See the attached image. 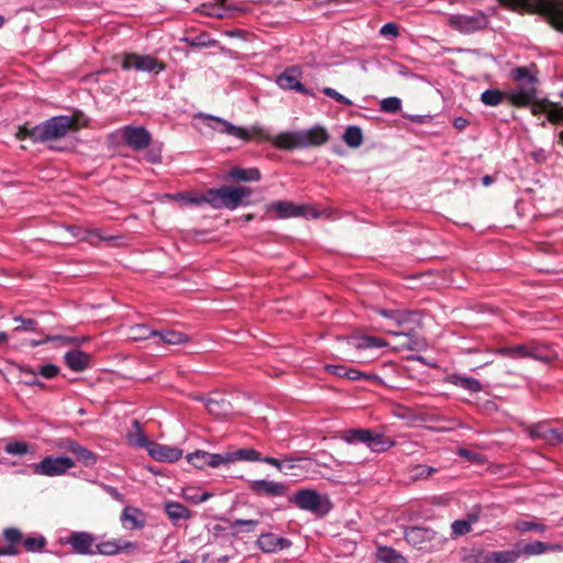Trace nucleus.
<instances>
[{"instance_id":"nucleus-1","label":"nucleus","mask_w":563,"mask_h":563,"mask_svg":"<svg viewBox=\"0 0 563 563\" xmlns=\"http://www.w3.org/2000/svg\"><path fill=\"white\" fill-rule=\"evenodd\" d=\"M244 131L247 133V137L243 139L244 141H250L252 137H255L258 141L271 142L275 147L284 151L320 146L329 140L327 130L320 125L308 130L282 132L276 136H272V134L261 125H252L250 129H244Z\"/></svg>"},{"instance_id":"nucleus-2","label":"nucleus","mask_w":563,"mask_h":563,"mask_svg":"<svg viewBox=\"0 0 563 563\" xmlns=\"http://www.w3.org/2000/svg\"><path fill=\"white\" fill-rule=\"evenodd\" d=\"M251 194L252 190L247 187L223 186L218 189H209L199 199L192 201L197 203H208L214 209L227 208L234 210L242 205L243 200L249 198Z\"/></svg>"},{"instance_id":"nucleus-3","label":"nucleus","mask_w":563,"mask_h":563,"mask_svg":"<svg viewBox=\"0 0 563 563\" xmlns=\"http://www.w3.org/2000/svg\"><path fill=\"white\" fill-rule=\"evenodd\" d=\"M340 438L350 444L364 443L376 453L385 452L395 445L394 440L371 429L344 430Z\"/></svg>"},{"instance_id":"nucleus-4","label":"nucleus","mask_w":563,"mask_h":563,"mask_svg":"<svg viewBox=\"0 0 563 563\" xmlns=\"http://www.w3.org/2000/svg\"><path fill=\"white\" fill-rule=\"evenodd\" d=\"M405 540L411 547L423 552H437L441 550L446 538L429 528L410 527L405 530Z\"/></svg>"},{"instance_id":"nucleus-5","label":"nucleus","mask_w":563,"mask_h":563,"mask_svg":"<svg viewBox=\"0 0 563 563\" xmlns=\"http://www.w3.org/2000/svg\"><path fill=\"white\" fill-rule=\"evenodd\" d=\"M75 125V120L68 115L53 117L35 125L32 132L33 142H46L64 137Z\"/></svg>"},{"instance_id":"nucleus-6","label":"nucleus","mask_w":563,"mask_h":563,"mask_svg":"<svg viewBox=\"0 0 563 563\" xmlns=\"http://www.w3.org/2000/svg\"><path fill=\"white\" fill-rule=\"evenodd\" d=\"M292 503L300 509L310 511L318 516H324L331 510V501L327 496L320 495L314 489H300L294 497Z\"/></svg>"},{"instance_id":"nucleus-7","label":"nucleus","mask_w":563,"mask_h":563,"mask_svg":"<svg viewBox=\"0 0 563 563\" xmlns=\"http://www.w3.org/2000/svg\"><path fill=\"white\" fill-rule=\"evenodd\" d=\"M520 550L486 551L472 550L462 558L463 563H517Z\"/></svg>"},{"instance_id":"nucleus-8","label":"nucleus","mask_w":563,"mask_h":563,"mask_svg":"<svg viewBox=\"0 0 563 563\" xmlns=\"http://www.w3.org/2000/svg\"><path fill=\"white\" fill-rule=\"evenodd\" d=\"M75 466V462L68 456H46L40 463L33 465V472L42 476H60Z\"/></svg>"},{"instance_id":"nucleus-9","label":"nucleus","mask_w":563,"mask_h":563,"mask_svg":"<svg viewBox=\"0 0 563 563\" xmlns=\"http://www.w3.org/2000/svg\"><path fill=\"white\" fill-rule=\"evenodd\" d=\"M529 4L540 14L544 15L549 23L563 33V1L562 0H528Z\"/></svg>"},{"instance_id":"nucleus-10","label":"nucleus","mask_w":563,"mask_h":563,"mask_svg":"<svg viewBox=\"0 0 563 563\" xmlns=\"http://www.w3.org/2000/svg\"><path fill=\"white\" fill-rule=\"evenodd\" d=\"M488 24L487 16L482 13L467 14H453L449 18V25L464 34L474 33L485 29Z\"/></svg>"},{"instance_id":"nucleus-11","label":"nucleus","mask_w":563,"mask_h":563,"mask_svg":"<svg viewBox=\"0 0 563 563\" xmlns=\"http://www.w3.org/2000/svg\"><path fill=\"white\" fill-rule=\"evenodd\" d=\"M118 134L134 151L146 148L152 141L151 133L143 126L125 125L118 130Z\"/></svg>"},{"instance_id":"nucleus-12","label":"nucleus","mask_w":563,"mask_h":563,"mask_svg":"<svg viewBox=\"0 0 563 563\" xmlns=\"http://www.w3.org/2000/svg\"><path fill=\"white\" fill-rule=\"evenodd\" d=\"M122 68L158 74L164 69V65L151 55L126 54L122 62Z\"/></svg>"},{"instance_id":"nucleus-13","label":"nucleus","mask_w":563,"mask_h":563,"mask_svg":"<svg viewBox=\"0 0 563 563\" xmlns=\"http://www.w3.org/2000/svg\"><path fill=\"white\" fill-rule=\"evenodd\" d=\"M198 119H201L206 125L219 133L232 135L238 139H245L247 137V133L244 131L243 128L236 126L233 123L211 114L206 113H199L197 115Z\"/></svg>"},{"instance_id":"nucleus-14","label":"nucleus","mask_w":563,"mask_h":563,"mask_svg":"<svg viewBox=\"0 0 563 563\" xmlns=\"http://www.w3.org/2000/svg\"><path fill=\"white\" fill-rule=\"evenodd\" d=\"M311 208L305 205H295L286 200L274 201L266 206L268 213H274L276 218L286 219L299 216H307Z\"/></svg>"},{"instance_id":"nucleus-15","label":"nucleus","mask_w":563,"mask_h":563,"mask_svg":"<svg viewBox=\"0 0 563 563\" xmlns=\"http://www.w3.org/2000/svg\"><path fill=\"white\" fill-rule=\"evenodd\" d=\"M533 115L544 114L551 123H563V107L548 100L539 101L536 98L529 103Z\"/></svg>"},{"instance_id":"nucleus-16","label":"nucleus","mask_w":563,"mask_h":563,"mask_svg":"<svg viewBox=\"0 0 563 563\" xmlns=\"http://www.w3.org/2000/svg\"><path fill=\"white\" fill-rule=\"evenodd\" d=\"M300 76L301 71L298 67H289L277 77L276 82L279 88L284 90H295L303 95H312L311 91L300 82Z\"/></svg>"},{"instance_id":"nucleus-17","label":"nucleus","mask_w":563,"mask_h":563,"mask_svg":"<svg viewBox=\"0 0 563 563\" xmlns=\"http://www.w3.org/2000/svg\"><path fill=\"white\" fill-rule=\"evenodd\" d=\"M187 461L197 468L206 466L219 467L227 464V453H209L206 451H196L187 455Z\"/></svg>"},{"instance_id":"nucleus-18","label":"nucleus","mask_w":563,"mask_h":563,"mask_svg":"<svg viewBox=\"0 0 563 563\" xmlns=\"http://www.w3.org/2000/svg\"><path fill=\"white\" fill-rule=\"evenodd\" d=\"M249 487L254 494L267 497L284 496L288 490L285 484L267 479L252 481Z\"/></svg>"},{"instance_id":"nucleus-19","label":"nucleus","mask_w":563,"mask_h":563,"mask_svg":"<svg viewBox=\"0 0 563 563\" xmlns=\"http://www.w3.org/2000/svg\"><path fill=\"white\" fill-rule=\"evenodd\" d=\"M147 453L155 461L173 463L181 457L183 450L176 446H169L153 442L152 444H150Z\"/></svg>"},{"instance_id":"nucleus-20","label":"nucleus","mask_w":563,"mask_h":563,"mask_svg":"<svg viewBox=\"0 0 563 563\" xmlns=\"http://www.w3.org/2000/svg\"><path fill=\"white\" fill-rule=\"evenodd\" d=\"M257 548L264 553H275L279 550L287 549L291 545L290 540L278 537L274 533H262L257 541Z\"/></svg>"},{"instance_id":"nucleus-21","label":"nucleus","mask_w":563,"mask_h":563,"mask_svg":"<svg viewBox=\"0 0 563 563\" xmlns=\"http://www.w3.org/2000/svg\"><path fill=\"white\" fill-rule=\"evenodd\" d=\"M529 435L532 439L543 440L545 443L556 445L563 443V431L549 428L545 423H538L529 428Z\"/></svg>"},{"instance_id":"nucleus-22","label":"nucleus","mask_w":563,"mask_h":563,"mask_svg":"<svg viewBox=\"0 0 563 563\" xmlns=\"http://www.w3.org/2000/svg\"><path fill=\"white\" fill-rule=\"evenodd\" d=\"M95 537L88 532H73L66 543H68L74 552L78 554H95L92 545L95 543Z\"/></svg>"},{"instance_id":"nucleus-23","label":"nucleus","mask_w":563,"mask_h":563,"mask_svg":"<svg viewBox=\"0 0 563 563\" xmlns=\"http://www.w3.org/2000/svg\"><path fill=\"white\" fill-rule=\"evenodd\" d=\"M412 312L396 310L394 313H390L389 320H387V323L383 325V328L389 334L396 336H407L404 331L398 329L409 323L412 319Z\"/></svg>"},{"instance_id":"nucleus-24","label":"nucleus","mask_w":563,"mask_h":563,"mask_svg":"<svg viewBox=\"0 0 563 563\" xmlns=\"http://www.w3.org/2000/svg\"><path fill=\"white\" fill-rule=\"evenodd\" d=\"M536 91L532 85H519L508 93V99L514 106L527 107L532 103Z\"/></svg>"},{"instance_id":"nucleus-25","label":"nucleus","mask_w":563,"mask_h":563,"mask_svg":"<svg viewBox=\"0 0 563 563\" xmlns=\"http://www.w3.org/2000/svg\"><path fill=\"white\" fill-rule=\"evenodd\" d=\"M59 448L73 453L86 466L93 465L97 461L95 453L73 440L64 441Z\"/></svg>"},{"instance_id":"nucleus-26","label":"nucleus","mask_w":563,"mask_h":563,"mask_svg":"<svg viewBox=\"0 0 563 563\" xmlns=\"http://www.w3.org/2000/svg\"><path fill=\"white\" fill-rule=\"evenodd\" d=\"M120 519L122 526L128 530L142 529L145 526L144 514L135 507H125Z\"/></svg>"},{"instance_id":"nucleus-27","label":"nucleus","mask_w":563,"mask_h":563,"mask_svg":"<svg viewBox=\"0 0 563 563\" xmlns=\"http://www.w3.org/2000/svg\"><path fill=\"white\" fill-rule=\"evenodd\" d=\"M134 549H136V543L134 542L124 540H109L98 543L96 545L95 553L102 555H114L121 551Z\"/></svg>"},{"instance_id":"nucleus-28","label":"nucleus","mask_w":563,"mask_h":563,"mask_svg":"<svg viewBox=\"0 0 563 563\" xmlns=\"http://www.w3.org/2000/svg\"><path fill=\"white\" fill-rule=\"evenodd\" d=\"M528 349V358L543 363H550L556 357L555 352L552 351L549 345L539 343L537 341H529Z\"/></svg>"},{"instance_id":"nucleus-29","label":"nucleus","mask_w":563,"mask_h":563,"mask_svg":"<svg viewBox=\"0 0 563 563\" xmlns=\"http://www.w3.org/2000/svg\"><path fill=\"white\" fill-rule=\"evenodd\" d=\"M67 366L75 372H82L90 364V355L81 350H71L64 356Z\"/></svg>"},{"instance_id":"nucleus-30","label":"nucleus","mask_w":563,"mask_h":563,"mask_svg":"<svg viewBox=\"0 0 563 563\" xmlns=\"http://www.w3.org/2000/svg\"><path fill=\"white\" fill-rule=\"evenodd\" d=\"M445 380L446 383L463 388L470 393H478L483 388L478 379L460 374H450L446 376Z\"/></svg>"},{"instance_id":"nucleus-31","label":"nucleus","mask_w":563,"mask_h":563,"mask_svg":"<svg viewBox=\"0 0 563 563\" xmlns=\"http://www.w3.org/2000/svg\"><path fill=\"white\" fill-rule=\"evenodd\" d=\"M260 460H262V456L254 449H240L233 452H227V464L235 461L258 462Z\"/></svg>"},{"instance_id":"nucleus-32","label":"nucleus","mask_w":563,"mask_h":563,"mask_svg":"<svg viewBox=\"0 0 563 563\" xmlns=\"http://www.w3.org/2000/svg\"><path fill=\"white\" fill-rule=\"evenodd\" d=\"M347 343L356 349L383 347L386 345L384 340L372 335L349 338Z\"/></svg>"},{"instance_id":"nucleus-33","label":"nucleus","mask_w":563,"mask_h":563,"mask_svg":"<svg viewBox=\"0 0 563 563\" xmlns=\"http://www.w3.org/2000/svg\"><path fill=\"white\" fill-rule=\"evenodd\" d=\"M209 413L216 417H225L231 412V405L224 398H209L206 402Z\"/></svg>"},{"instance_id":"nucleus-34","label":"nucleus","mask_w":563,"mask_h":563,"mask_svg":"<svg viewBox=\"0 0 563 563\" xmlns=\"http://www.w3.org/2000/svg\"><path fill=\"white\" fill-rule=\"evenodd\" d=\"M229 176L232 179L241 181H258L261 179V173L257 168H240L233 167L229 172Z\"/></svg>"},{"instance_id":"nucleus-35","label":"nucleus","mask_w":563,"mask_h":563,"mask_svg":"<svg viewBox=\"0 0 563 563\" xmlns=\"http://www.w3.org/2000/svg\"><path fill=\"white\" fill-rule=\"evenodd\" d=\"M377 560L382 563H408L402 554L389 547H379L377 549Z\"/></svg>"},{"instance_id":"nucleus-36","label":"nucleus","mask_w":563,"mask_h":563,"mask_svg":"<svg viewBox=\"0 0 563 563\" xmlns=\"http://www.w3.org/2000/svg\"><path fill=\"white\" fill-rule=\"evenodd\" d=\"M156 338H158V342L165 344H181L188 341V336L185 333L170 329L157 331Z\"/></svg>"},{"instance_id":"nucleus-37","label":"nucleus","mask_w":563,"mask_h":563,"mask_svg":"<svg viewBox=\"0 0 563 563\" xmlns=\"http://www.w3.org/2000/svg\"><path fill=\"white\" fill-rule=\"evenodd\" d=\"M73 234L78 240L87 241L91 244L101 240H111V236L103 235L100 230H81L80 228H73Z\"/></svg>"},{"instance_id":"nucleus-38","label":"nucleus","mask_w":563,"mask_h":563,"mask_svg":"<svg viewBox=\"0 0 563 563\" xmlns=\"http://www.w3.org/2000/svg\"><path fill=\"white\" fill-rule=\"evenodd\" d=\"M343 141L352 148H357L363 143V132L357 125H350L343 134Z\"/></svg>"},{"instance_id":"nucleus-39","label":"nucleus","mask_w":563,"mask_h":563,"mask_svg":"<svg viewBox=\"0 0 563 563\" xmlns=\"http://www.w3.org/2000/svg\"><path fill=\"white\" fill-rule=\"evenodd\" d=\"M165 511L172 520L188 519L190 517V510L184 505L175 501L166 503Z\"/></svg>"},{"instance_id":"nucleus-40","label":"nucleus","mask_w":563,"mask_h":563,"mask_svg":"<svg viewBox=\"0 0 563 563\" xmlns=\"http://www.w3.org/2000/svg\"><path fill=\"white\" fill-rule=\"evenodd\" d=\"M129 339L133 341L147 340L150 338H156L157 331L152 330L146 324H135L129 329Z\"/></svg>"},{"instance_id":"nucleus-41","label":"nucleus","mask_w":563,"mask_h":563,"mask_svg":"<svg viewBox=\"0 0 563 563\" xmlns=\"http://www.w3.org/2000/svg\"><path fill=\"white\" fill-rule=\"evenodd\" d=\"M528 342L497 350V353L511 358H528Z\"/></svg>"},{"instance_id":"nucleus-42","label":"nucleus","mask_w":563,"mask_h":563,"mask_svg":"<svg viewBox=\"0 0 563 563\" xmlns=\"http://www.w3.org/2000/svg\"><path fill=\"white\" fill-rule=\"evenodd\" d=\"M505 95L499 89H487L481 95V101L488 107H496L503 102Z\"/></svg>"},{"instance_id":"nucleus-43","label":"nucleus","mask_w":563,"mask_h":563,"mask_svg":"<svg viewBox=\"0 0 563 563\" xmlns=\"http://www.w3.org/2000/svg\"><path fill=\"white\" fill-rule=\"evenodd\" d=\"M133 426L136 428V432L129 434V442L137 448H145L146 451H148L150 444H152L153 441H150L147 437L140 431V422L137 420L133 421Z\"/></svg>"},{"instance_id":"nucleus-44","label":"nucleus","mask_w":563,"mask_h":563,"mask_svg":"<svg viewBox=\"0 0 563 563\" xmlns=\"http://www.w3.org/2000/svg\"><path fill=\"white\" fill-rule=\"evenodd\" d=\"M514 528L519 531L520 533H525L528 531H537L540 533H543L547 531V527L542 523L534 522L532 520H517L514 523Z\"/></svg>"},{"instance_id":"nucleus-45","label":"nucleus","mask_w":563,"mask_h":563,"mask_svg":"<svg viewBox=\"0 0 563 563\" xmlns=\"http://www.w3.org/2000/svg\"><path fill=\"white\" fill-rule=\"evenodd\" d=\"M548 551V543L542 541H534L532 543L525 544L520 550V555H540Z\"/></svg>"},{"instance_id":"nucleus-46","label":"nucleus","mask_w":563,"mask_h":563,"mask_svg":"<svg viewBox=\"0 0 563 563\" xmlns=\"http://www.w3.org/2000/svg\"><path fill=\"white\" fill-rule=\"evenodd\" d=\"M4 452L10 455H25L30 452V445L24 441H12L4 446Z\"/></svg>"},{"instance_id":"nucleus-47","label":"nucleus","mask_w":563,"mask_h":563,"mask_svg":"<svg viewBox=\"0 0 563 563\" xmlns=\"http://www.w3.org/2000/svg\"><path fill=\"white\" fill-rule=\"evenodd\" d=\"M512 78L517 81H526L523 85H532L537 82V78L527 67H517L512 69Z\"/></svg>"},{"instance_id":"nucleus-48","label":"nucleus","mask_w":563,"mask_h":563,"mask_svg":"<svg viewBox=\"0 0 563 563\" xmlns=\"http://www.w3.org/2000/svg\"><path fill=\"white\" fill-rule=\"evenodd\" d=\"M23 545L29 552H38L46 545V539L43 536L27 537L23 540Z\"/></svg>"},{"instance_id":"nucleus-49","label":"nucleus","mask_w":563,"mask_h":563,"mask_svg":"<svg viewBox=\"0 0 563 563\" xmlns=\"http://www.w3.org/2000/svg\"><path fill=\"white\" fill-rule=\"evenodd\" d=\"M437 473V468L426 465H416L410 470V477L413 481L424 479Z\"/></svg>"},{"instance_id":"nucleus-50","label":"nucleus","mask_w":563,"mask_h":563,"mask_svg":"<svg viewBox=\"0 0 563 563\" xmlns=\"http://www.w3.org/2000/svg\"><path fill=\"white\" fill-rule=\"evenodd\" d=\"M380 111L396 113L401 109V100L397 97H388L380 101Z\"/></svg>"},{"instance_id":"nucleus-51","label":"nucleus","mask_w":563,"mask_h":563,"mask_svg":"<svg viewBox=\"0 0 563 563\" xmlns=\"http://www.w3.org/2000/svg\"><path fill=\"white\" fill-rule=\"evenodd\" d=\"M258 525L257 520H249V519H235L231 522V528H239L236 533L239 532H252L255 527Z\"/></svg>"},{"instance_id":"nucleus-52","label":"nucleus","mask_w":563,"mask_h":563,"mask_svg":"<svg viewBox=\"0 0 563 563\" xmlns=\"http://www.w3.org/2000/svg\"><path fill=\"white\" fill-rule=\"evenodd\" d=\"M452 534L454 537L465 536L471 531L470 522L466 520H455L451 525Z\"/></svg>"},{"instance_id":"nucleus-53","label":"nucleus","mask_w":563,"mask_h":563,"mask_svg":"<svg viewBox=\"0 0 563 563\" xmlns=\"http://www.w3.org/2000/svg\"><path fill=\"white\" fill-rule=\"evenodd\" d=\"M322 92L334 99L336 102L339 103H342L344 106H352V101L350 99H347L346 97H344L343 95H341L340 92H338L335 89L333 88H330V87H325L323 88Z\"/></svg>"},{"instance_id":"nucleus-54","label":"nucleus","mask_w":563,"mask_h":563,"mask_svg":"<svg viewBox=\"0 0 563 563\" xmlns=\"http://www.w3.org/2000/svg\"><path fill=\"white\" fill-rule=\"evenodd\" d=\"M15 322H20V325L15 328V331H35L37 322L33 319H25L22 317H15Z\"/></svg>"},{"instance_id":"nucleus-55","label":"nucleus","mask_w":563,"mask_h":563,"mask_svg":"<svg viewBox=\"0 0 563 563\" xmlns=\"http://www.w3.org/2000/svg\"><path fill=\"white\" fill-rule=\"evenodd\" d=\"M379 33L386 38H395L399 35V27L396 23L389 22L380 27Z\"/></svg>"},{"instance_id":"nucleus-56","label":"nucleus","mask_w":563,"mask_h":563,"mask_svg":"<svg viewBox=\"0 0 563 563\" xmlns=\"http://www.w3.org/2000/svg\"><path fill=\"white\" fill-rule=\"evenodd\" d=\"M18 369H19L20 373H25V374L32 376V380H25V383L27 385H38V386L43 385L42 383L38 382V379L36 377L37 371L33 369L31 366H29V365H19Z\"/></svg>"},{"instance_id":"nucleus-57","label":"nucleus","mask_w":563,"mask_h":563,"mask_svg":"<svg viewBox=\"0 0 563 563\" xmlns=\"http://www.w3.org/2000/svg\"><path fill=\"white\" fill-rule=\"evenodd\" d=\"M37 373L44 378L51 379L58 374V367L53 364L41 366Z\"/></svg>"},{"instance_id":"nucleus-58","label":"nucleus","mask_w":563,"mask_h":563,"mask_svg":"<svg viewBox=\"0 0 563 563\" xmlns=\"http://www.w3.org/2000/svg\"><path fill=\"white\" fill-rule=\"evenodd\" d=\"M3 534H4L5 540L10 543H16L22 538L21 531L16 528L5 529Z\"/></svg>"},{"instance_id":"nucleus-59","label":"nucleus","mask_w":563,"mask_h":563,"mask_svg":"<svg viewBox=\"0 0 563 563\" xmlns=\"http://www.w3.org/2000/svg\"><path fill=\"white\" fill-rule=\"evenodd\" d=\"M301 460H303V459L302 457H292V456L285 457L282 461V463L284 464L282 473H284L286 475L290 474V471L296 467L295 462L301 461Z\"/></svg>"},{"instance_id":"nucleus-60","label":"nucleus","mask_w":563,"mask_h":563,"mask_svg":"<svg viewBox=\"0 0 563 563\" xmlns=\"http://www.w3.org/2000/svg\"><path fill=\"white\" fill-rule=\"evenodd\" d=\"M34 131V126L32 128H27V126H19L16 133H15V136L18 140H25V139H30L33 141V136H32V132Z\"/></svg>"},{"instance_id":"nucleus-61","label":"nucleus","mask_w":563,"mask_h":563,"mask_svg":"<svg viewBox=\"0 0 563 563\" xmlns=\"http://www.w3.org/2000/svg\"><path fill=\"white\" fill-rule=\"evenodd\" d=\"M346 369H347V367H345L343 365H333V364L325 365V371L328 373L334 374L339 377H345Z\"/></svg>"},{"instance_id":"nucleus-62","label":"nucleus","mask_w":563,"mask_h":563,"mask_svg":"<svg viewBox=\"0 0 563 563\" xmlns=\"http://www.w3.org/2000/svg\"><path fill=\"white\" fill-rule=\"evenodd\" d=\"M369 377H371V375H367V374L360 372L355 368H349V367H347L346 374H345V378L351 379V380H357L361 378L368 379Z\"/></svg>"},{"instance_id":"nucleus-63","label":"nucleus","mask_w":563,"mask_h":563,"mask_svg":"<svg viewBox=\"0 0 563 563\" xmlns=\"http://www.w3.org/2000/svg\"><path fill=\"white\" fill-rule=\"evenodd\" d=\"M161 158V151L156 148H150L145 154V159L153 164L159 163Z\"/></svg>"},{"instance_id":"nucleus-64","label":"nucleus","mask_w":563,"mask_h":563,"mask_svg":"<svg viewBox=\"0 0 563 563\" xmlns=\"http://www.w3.org/2000/svg\"><path fill=\"white\" fill-rule=\"evenodd\" d=\"M184 498L192 504H199V492L187 488L184 490Z\"/></svg>"}]
</instances>
